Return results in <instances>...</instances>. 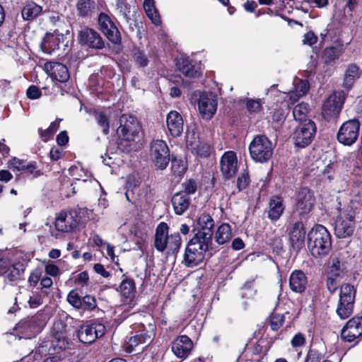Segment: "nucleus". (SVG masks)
<instances>
[{
  "label": "nucleus",
  "instance_id": "c9c22d12",
  "mask_svg": "<svg viewBox=\"0 0 362 362\" xmlns=\"http://www.w3.org/2000/svg\"><path fill=\"white\" fill-rule=\"evenodd\" d=\"M25 264L21 262H16L11 263L8 258V263L6 272L3 274L6 275V279L9 281H15L21 279V277L25 272Z\"/></svg>",
  "mask_w": 362,
  "mask_h": 362
},
{
  "label": "nucleus",
  "instance_id": "864d4df0",
  "mask_svg": "<svg viewBox=\"0 0 362 362\" xmlns=\"http://www.w3.org/2000/svg\"><path fill=\"white\" fill-rule=\"evenodd\" d=\"M171 170L175 175H184L187 169V163L182 159H177L173 155L170 157Z\"/></svg>",
  "mask_w": 362,
  "mask_h": 362
},
{
  "label": "nucleus",
  "instance_id": "3c124183",
  "mask_svg": "<svg viewBox=\"0 0 362 362\" xmlns=\"http://www.w3.org/2000/svg\"><path fill=\"white\" fill-rule=\"evenodd\" d=\"M144 8L147 16L155 25H159L160 23V16L156 9L153 0H144Z\"/></svg>",
  "mask_w": 362,
  "mask_h": 362
},
{
  "label": "nucleus",
  "instance_id": "5fc2aeb1",
  "mask_svg": "<svg viewBox=\"0 0 362 362\" xmlns=\"http://www.w3.org/2000/svg\"><path fill=\"white\" fill-rule=\"evenodd\" d=\"M192 151L197 156L207 158L211 154V146L206 143L198 142L195 146H193L194 141H190Z\"/></svg>",
  "mask_w": 362,
  "mask_h": 362
},
{
  "label": "nucleus",
  "instance_id": "a878e982",
  "mask_svg": "<svg viewBox=\"0 0 362 362\" xmlns=\"http://www.w3.org/2000/svg\"><path fill=\"white\" fill-rule=\"evenodd\" d=\"M288 284L291 291L297 294H303L308 288V279L300 269H295L289 276Z\"/></svg>",
  "mask_w": 362,
  "mask_h": 362
},
{
  "label": "nucleus",
  "instance_id": "aec40b11",
  "mask_svg": "<svg viewBox=\"0 0 362 362\" xmlns=\"http://www.w3.org/2000/svg\"><path fill=\"white\" fill-rule=\"evenodd\" d=\"M305 228L302 221L293 223L288 231L289 242L295 251H300L305 246Z\"/></svg>",
  "mask_w": 362,
  "mask_h": 362
},
{
  "label": "nucleus",
  "instance_id": "a19ab883",
  "mask_svg": "<svg viewBox=\"0 0 362 362\" xmlns=\"http://www.w3.org/2000/svg\"><path fill=\"white\" fill-rule=\"evenodd\" d=\"M232 238L231 226L228 223H221L215 234V240L218 245H223Z\"/></svg>",
  "mask_w": 362,
  "mask_h": 362
},
{
  "label": "nucleus",
  "instance_id": "7c9ffc66",
  "mask_svg": "<svg viewBox=\"0 0 362 362\" xmlns=\"http://www.w3.org/2000/svg\"><path fill=\"white\" fill-rule=\"evenodd\" d=\"M177 69L186 77L197 78L201 75V71L196 68L189 57H180L176 63Z\"/></svg>",
  "mask_w": 362,
  "mask_h": 362
},
{
  "label": "nucleus",
  "instance_id": "603ef678",
  "mask_svg": "<svg viewBox=\"0 0 362 362\" xmlns=\"http://www.w3.org/2000/svg\"><path fill=\"white\" fill-rule=\"evenodd\" d=\"M310 110V105L307 103L302 102L296 105L293 110V115L296 121L303 122L306 119V117Z\"/></svg>",
  "mask_w": 362,
  "mask_h": 362
},
{
  "label": "nucleus",
  "instance_id": "e433bc0d",
  "mask_svg": "<svg viewBox=\"0 0 362 362\" xmlns=\"http://www.w3.org/2000/svg\"><path fill=\"white\" fill-rule=\"evenodd\" d=\"M151 340V335L148 331L142 329L139 331L135 335L131 337L125 346L126 352L130 354L133 352L134 348L141 344H145Z\"/></svg>",
  "mask_w": 362,
  "mask_h": 362
},
{
  "label": "nucleus",
  "instance_id": "cd10ccee",
  "mask_svg": "<svg viewBox=\"0 0 362 362\" xmlns=\"http://www.w3.org/2000/svg\"><path fill=\"white\" fill-rule=\"evenodd\" d=\"M285 209L283 197L280 195L272 196L268 204L267 218L272 222L277 221L283 215Z\"/></svg>",
  "mask_w": 362,
  "mask_h": 362
},
{
  "label": "nucleus",
  "instance_id": "bf43d9fd",
  "mask_svg": "<svg viewBox=\"0 0 362 362\" xmlns=\"http://www.w3.org/2000/svg\"><path fill=\"white\" fill-rule=\"evenodd\" d=\"M182 189L179 191L182 194H187L189 197L191 194H194L198 188L197 182L194 179H189L182 183Z\"/></svg>",
  "mask_w": 362,
  "mask_h": 362
},
{
  "label": "nucleus",
  "instance_id": "4c0bfd02",
  "mask_svg": "<svg viewBox=\"0 0 362 362\" xmlns=\"http://www.w3.org/2000/svg\"><path fill=\"white\" fill-rule=\"evenodd\" d=\"M42 13V7L33 1L27 2L21 10L24 21H33Z\"/></svg>",
  "mask_w": 362,
  "mask_h": 362
},
{
  "label": "nucleus",
  "instance_id": "49530a36",
  "mask_svg": "<svg viewBox=\"0 0 362 362\" xmlns=\"http://www.w3.org/2000/svg\"><path fill=\"white\" fill-rule=\"evenodd\" d=\"M62 119L57 118L54 122H52L47 129H42V128L38 129V134L42 140L45 142L48 141L52 139L54 134L59 128V124Z\"/></svg>",
  "mask_w": 362,
  "mask_h": 362
},
{
  "label": "nucleus",
  "instance_id": "13d9d810",
  "mask_svg": "<svg viewBox=\"0 0 362 362\" xmlns=\"http://www.w3.org/2000/svg\"><path fill=\"white\" fill-rule=\"evenodd\" d=\"M262 104L261 99L247 98L245 103L246 108L250 114L260 112L262 110Z\"/></svg>",
  "mask_w": 362,
  "mask_h": 362
},
{
  "label": "nucleus",
  "instance_id": "f03ea898",
  "mask_svg": "<svg viewBox=\"0 0 362 362\" xmlns=\"http://www.w3.org/2000/svg\"><path fill=\"white\" fill-rule=\"evenodd\" d=\"M307 245L314 258L322 259L327 257L332 248L329 231L322 224H315L308 233Z\"/></svg>",
  "mask_w": 362,
  "mask_h": 362
},
{
  "label": "nucleus",
  "instance_id": "4d7b16f0",
  "mask_svg": "<svg viewBox=\"0 0 362 362\" xmlns=\"http://www.w3.org/2000/svg\"><path fill=\"white\" fill-rule=\"evenodd\" d=\"M285 317L284 315L272 313L269 318V324L273 331L279 330L284 325Z\"/></svg>",
  "mask_w": 362,
  "mask_h": 362
},
{
  "label": "nucleus",
  "instance_id": "338daca9",
  "mask_svg": "<svg viewBox=\"0 0 362 362\" xmlns=\"http://www.w3.org/2000/svg\"><path fill=\"white\" fill-rule=\"evenodd\" d=\"M89 282V275L87 271L79 273L75 278L74 283L81 287L87 286Z\"/></svg>",
  "mask_w": 362,
  "mask_h": 362
},
{
  "label": "nucleus",
  "instance_id": "f704fd0d",
  "mask_svg": "<svg viewBox=\"0 0 362 362\" xmlns=\"http://www.w3.org/2000/svg\"><path fill=\"white\" fill-rule=\"evenodd\" d=\"M123 279L119 286L118 291L122 296L125 298V301H132L136 292V284L133 279L122 275Z\"/></svg>",
  "mask_w": 362,
  "mask_h": 362
},
{
  "label": "nucleus",
  "instance_id": "72a5a7b5",
  "mask_svg": "<svg viewBox=\"0 0 362 362\" xmlns=\"http://www.w3.org/2000/svg\"><path fill=\"white\" fill-rule=\"evenodd\" d=\"M62 38L63 35L59 34L56 31L52 34L47 33L41 43V49L42 52L51 54L55 50L59 49L61 39Z\"/></svg>",
  "mask_w": 362,
  "mask_h": 362
},
{
  "label": "nucleus",
  "instance_id": "423d86ee",
  "mask_svg": "<svg viewBox=\"0 0 362 362\" xmlns=\"http://www.w3.org/2000/svg\"><path fill=\"white\" fill-rule=\"evenodd\" d=\"M251 159L255 163H267L272 157L274 147L272 141L264 134L256 135L249 144Z\"/></svg>",
  "mask_w": 362,
  "mask_h": 362
},
{
  "label": "nucleus",
  "instance_id": "680f3d73",
  "mask_svg": "<svg viewBox=\"0 0 362 362\" xmlns=\"http://www.w3.org/2000/svg\"><path fill=\"white\" fill-rule=\"evenodd\" d=\"M250 178L249 173L247 172H245L239 175L237 178V189L238 192H241L245 189L250 185Z\"/></svg>",
  "mask_w": 362,
  "mask_h": 362
},
{
  "label": "nucleus",
  "instance_id": "f3484780",
  "mask_svg": "<svg viewBox=\"0 0 362 362\" xmlns=\"http://www.w3.org/2000/svg\"><path fill=\"white\" fill-rule=\"evenodd\" d=\"M316 132L317 127L313 120L300 122L294 132L295 145L299 148H305L312 143Z\"/></svg>",
  "mask_w": 362,
  "mask_h": 362
},
{
  "label": "nucleus",
  "instance_id": "37998d69",
  "mask_svg": "<svg viewBox=\"0 0 362 362\" xmlns=\"http://www.w3.org/2000/svg\"><path fill=\"white\" fill-rule=\"evenodd\" d=\"M310 89L308 80L300 79L294 86V90L290 93V100L296 102L300 97L307 94Z\"/></svg>",
  "mask_w": 362,
  "mask_h": 362
},
{
  "label": "nucleus",
  "instance_id": "a18cd8bd",
  "mask_svg": "<svg viewBox=\"0 0 362 362\" xmlns=\"http://www.w3.org/2000/svg\"><path fill=\"white\" fill-rule=\"evenodd\" d=\"M269 113L273 124L281 125L285 119V112L283 107L279 103H273L268 107Z\"/></svg>",
  "mask_w": 362,
  "mask_h": 362
},
{
  "label": "nucleus",
  "instance_id": "9b49d317",
  "mask_svg": "<svg viewBox=\"0 0 362 362\" xmlns=\"http://www.w3.org/2000/svg\"><path fill=\"white\" fill-rule=\"evenodd\" d=\"M150 157L152 163L159 170H165L170 160L168 146L163 139H153L150 144Z\"/></svg>",
  "mask_w": 362,
  "mask_h": 362
},
{
  "label": "nucleus",
  "instance_id": "a211bd4d",
  "mask_svg": "<svg viewBox=\"0 0 362 362\" xmlns=\"http://www.w3.org/2000/svg\"><path fill=\"white\" fill-rule=\"evenodd\" d=\"M77 40L82 47L88 49L98 50L105 47V41L100 34L89 27H84L78 31Z\"/></svg>",
  "mask_w": 362,
  "mask_h": 362
},
{
  "label": "nucleus",
  "instance_id": "c756f323",
  "mask_svg": "<svg viewBox=\"0 0 362 362\" xmlns=\"http://www.w3.org/2000/svg\"><path fill=\"white\" fill-rule=\"evenodd\" d=\"M169 226L165 222H160L156 228L154 247L159 252H163L168 247Z\"/></svg>",
  "mask_w": 362,
  "mask_h": 362
},
{
  "label": "nucleus",
  "instance_id": "58836bf2",
  "mask_svg": "<svg viewBox=\"0 0 362 362\" xmlns=\"http://www.w3.org/2000/svg\"><path fill=\"white\" fill-rule=\"evenodd\" d=\"M347 273L344 262H341L338 257L331 259L330 265L328 267L327 274L333 277L343 279Z\"/></svg>",
  "mask_w": 362,
  "mask_h": 362
},
{
  "label": "nucleus",
  "instance_id": "6e6d98bb",
  "mask_svg": "<svg viewBox=\"0 0 362 362\" xmlns=\"http://www.w3.org/2000/svg\"><path fill=\"white\" fill-rule=\"evenodd\" d=\"M95 120L98 124L102 128L103 133L107 135L110 132L109 118L104 112H95Z\"/></svg>",
  "mask_w": 362,
  "mask_h": 362
},
{
  "label": "nucleus",
  "instance_id": "052dcab7",
  "mask_svg": "<svg viewBox=\"0 0 362 362\" xmlns=\"http://www.w3.org/2000/svg\"><path fill=\"white\" fill-rule=\"evenodd\" d=\"M27 168L24 177L37 178L43 174L42 171L38 169L36 161L28 162Z\"/></svg>",
  "mask_w": 362,
  "mask_h": 362
},
{
  "label": "nucleus",
  "instance_id": "c03bdc74",
  "mask_svg": "<svg viewBox=\"0 0 362 362\" xmlns=\"http://www.w3.org/2000/svg\"><path fill=\"white\" fill-rule=\"evenodd\" d=\"M325 357V351L322 346L311 344L304 362H321Z\"/></svg>",
  "mask_w": 362,
  "mask_h": 362
},
{
  "label": "nucleus",
  "instance_id": "dca6fc26",
  "mask_svg": "<svg viewBox=\"0 0 362 362\" xmlns=\"http://www.w3.org/2000/svg\"><path fill=\"white\" fill-rule=\"evenodd\" d=\"M99 30L113 45H122V35L111 17L105 12H100L98 16Z\"/></svg>",
  "mask_w": 362,
  "mask_h": 362
},
{
  "label": "nucleus",
  "instance_id": "473e14b6",
  "mask_svg": "<svg viewBox=\"0 0 362 362\" xmlns=\"http://www.w3.org/2000/svg\"><path fill=\"white\" fill-rule=\"evenodd\" d=\"M171 203L176 215H182L189 207L191 204L190 197L177 192L171 198Z\"/></svg>",
  "mask_w": 362,
  "mask_h": 362
},
{
  "label": "nucleus",
  "instance_id": "8fccbe9b",
  "mask_svg": "<svg viewBox=\"0 0 362 362\" xmlns=\"http://www.w3.org/2000/svg\"><path fill=\"white\" fill-rule=\"evenodd\" d=\"M118 141L117 142V148L125 153H130L133 147L135 146V138L131 136H123V135H118Z\"/></svg>",
  "mask_w": 362,
  "mask_h": 362
},
{
  "label": "nucleus",
  "instance_id": "de8ad7c7",
  "mask_svg": "<svg viewBox=\"0 0 362 362\" xmlns=\"http://www.w3.org/2000/svg\"><path fill=\"white\" fill-rule=\"evenodd\" d=\"M341 54L340 50L334 46H330L325 48L321 53V58L327 65L337 59Z\"/></svg>",
  "mask_w": 362,
  "mask_h": 362
},
{
  "label": "nucleus",
  "instance_id": "4468645a",
  "mask_svg": "<svg viewBox=\"0 0 362 362\" xmlns=\"http://www.w3.org/2000/svg\"><path fill=\"white\" fill-rule=\"evenodd\" d=\"M105 331V326L97 320H94L80 326L77 332V337L81 343L90 344L98 338L102 337Z\"/></svg>",
  "mask_w": 362,
  "mask_h": 362
},
{
  "label": "nucleus",
  "instance_id": "f8f14e48",
  "mask_svg": "<svg viewBox=\"0 0 362 362\" xmlns=\"http://www.w3.org/2000/svg\"><path fill=\"white\" fill-rule=\"evenodd\" d=\"M342 341L358 345L362 341V315H355L349 319L340 332Z\"/></svg>",
  "mask_w": 362,
  "mask_h": 362
},
{
  "label": "nucleus",
  "instance_id": "20e7f679",
  "mask_svg": "<svg viewBox=\"0 0 362 362\" xmlns=\"http://www.w3.org/2000/svg\"><path fill=\"white\" fill-rule=\"evenodd\" d=\"M356 209L350 204L339 209V214L334 221V230L339 238L352 236L356 228Z\"/></svg>",
  "mask_w": 362,
  "mask_h": 362
},
{
  "label": "nucleus",
  "instance_id": "393cba45",
  "mask_svg": "<svg viewBox=\"0 0 362 362\" xmlns=\"http://www.w3.org/2000/svg\"><path fill=\"white\" fill-rule=\"evenodd\" d=\"M198 108L203 118L210 119L216 112L217 100L211 94L204 93L199 99Z\"/></svg>",
  "mask_w": 362,
  "mask_h": 362
},
{
  "label": "nucleus",
  "instance_id": "5701e85b",
  "mask_svg": "<svg viewBox=\"0 0 362 362\" xmlns=\"http://www.w3.org/2000/svg\"><path fill=\"white\" fill-rule=\"evenodd\" d=\"M237 156L234 151H229L223 153L220 160V168L223 177L230 180L237 172Z\"/></svg>",
  "mask_w": 362,
  "mask_h": 362
},
{
  "label": "nucleus",
  "instance_id": "09e8293b",
  "mask_svg": "<svg viewBox=\"0 0 362 362\" xmlns=\"http://www.w3.org/2000/svg\"><path fill=\"white\" fill-rule=\"evenodd\" d=\"M132 57L139 68H145L148 66L149 60L144 50L134 47L132 49Z\"/></svg>",
  "mask_w": 362,
  "mask_h": 362
},
{
  "label": "nucleus",
  "instance_id": "1a4fd4ad",
  "mask_svg": "<svg viewBox=\"0 0 362 362\" xmlns=\"http://www.w3.org/2000/svg\"><path fill=\"white\" fill-rule=\"evenodd\" d=\"M272 347V344L264 339L257 341L250 339L240 355L241 361L245 362H262Z\"/></svg>",
  "mask_w": 362,
  "mask_h": 362
},
{
  "label": "nucleus",
  "instance_id": "412c9836",
  "mask_svg": "<svg viewBox=\"0 0 362 362\" xmlns=\"http://www.w3.org/2000/svg\"><path fill=\"white\" fill-rule=\"evenodd\" d=\"M344 101L335 94L329 95L324 102L322 115L325 120H331L339 117L342 109Z\"/></svg>",
  "mask_w": 362,
  "mask_h": 362
},
{
  "label": "nucleus",
  "instance_id": "2f4dec72",
  "mask_svg": "<svg viewBox=\"0 0 362 362\" xmlns=\"http://www.w3.org/2000/svg\"><path fill=\"white\" fill-rule=\"evenodd\" d=\"M362 75V71L360 67L354 64H349L344 72L343 86L347 90H351L355 82L360 78Z\"/></svg>",
  "mask_w": 362,
  "mask_h": 362
},
{
  "label": "nucleus",
  "instance_id": "9d476101",
  "mask_svg": "<svg viewBox=\"0 0 362 362\" xmlns=\"http://www.w3.org/2000/svg\"><path fill=\"white\" fill-rule=\"evenodd\" d=\"M42 329L40 315H33L21 319L13 327L11 334L18 339H30L35 337Z\"/></svg>",
  "mask_w": 362,
  "mask_h": 362
},
{
  "label": "nucleus",
  "instance_id": "7ed1b4c3",
  "mask_svg": "<svg viewBox=\"0 0 362 362\" xmlns=\"http://www.w3.org/2000/svg\"><path fill=\"white\" fill-rule=\"evenodd\" d=\"M211 244L194 235L185 247L182 264L188 268L199 266L204 260L206 252Z\"/></svg>",
  "mask_w": 362,
  "mask_h": 362
},
{
  "label": "nucleus",
  "instance_id": "6e6552de",
  "mask_svg": "<svg viewBox=\"0 0 362 362\" xmlns=\"http://www.w3.org/2000/svg\"><path fill=\"white\" fill-rule=\"evenodd\" d=\"M67 303L81 313L99 310L95 297L90 294L83 295L82 288L71 289L66 296Z\"/></svg>",
  "mask_w": 362,
  "mask_h": 362
},
{
  "label": "nucleus",
  "instance_id": "2eb2a0df",
  "mask_svg": "<svg viewBox=\"0 0 362 362\" xmlns=\"http://www.w3.org/2000/svg\"><path fill=\"white\" fill-rule=\"evenodd\" d=\"M315 203L314 192L308 187H302L296 194L293 211L300 216H303L313 209Z\"/></svg>",
  "mask_w": 362,
  "mask_h": 362
},
{
  "label": "nucleus",
  "instance_id": "f257e3e1",
  "mask_svg": "<svg viewBox=\"0 0 362 362\" xmlns=\"http://www.w3.org/2000/svg\"><path fill=\"white\" fill-rule=\"evenodd\" d=\"M67 329L68 325L62 320L54 321L49 334L39 339L35 356L43 358L42 362H62L69 349Z\"/></svg>",
  "mask_w": 362,
  "mask_h": 362
},
{
  "label": "nucleus",
  "instance_id": "b1692460",
  "mask_svg": "<svg viewBox=\"0 0 362 362\" xmlns=\"http://www.w3.org/2000/svg\"><path fill=\"white\" fill-rule=\"evenodd\" d=\"M44 70L52 78L60 83H65L70 78L67 66L60 62H47L44 64Z\"/></svg>",
  "mask_w": 362,
  "mask_h": 362
},
{
  "label": "nucleus",
  "instance_id": "c85d7f7f",
  "mask_svg": "<svg viewBox=\"0 0 362 362\" xmlns=\"http://www.w3.org/2000/svg\"><path fill=\"white\" fill-rule=\"evenodd\" d=\"M193 347L192 340L187 335H181L172 344V351L178 358H186Z\"/></svg>",
  "mask_w": 362,
  "mask_h": 362
},
{
  "label": "nucleus",
  "instance_id": "0eeeda50",
  "mask_svg": "<svg viewBox=\"0 0 362 362\" xmlns=\"http://www.w3.org/2000/svg\"><path fill=\"white\" fill-rule=\"evenodd\" d=\"M356 295L354 286L344 283L340 286L336 313L341 320H346L353 314Z\"/></svg>",
  "mask_w": 362,
  "mask_h": 362
},
{
  "label": "nucleus",
  "instance_id": "ddd939ff",
  "mask_svg": "<svg viewBox=\"0 0 362 362\" xmlns=\"http://www.w3.org/2000/svg\"><path fill=\"white\" fill-rule=\"evenodd\" d=\"M360 127L361 123L358 119L354 118L345 121L337 132V141L343 146H351L359 136Z\"/></svg>",
  "mask_w": 362,
  "mask_h": 362
},
{
  "label": "nucleus",
  "instance_id": "79ce46f5",
  "mask_svg": "<svg viewBox=\"0 0 362 362\" xmlns=\"http://www.w3.org/2000/svg\"><path fill=\"white\" fill-rule=\"evenodd\" d=\"M182 245V239L178 232L171 234L168 239L166 255L176 257Z\"/></svg>",
  "mask_w": 362,
  "mask_h": 362
},
{
  "label": "nucleus",
  "instance_id": "774afa93",
  "mask_svg": "<svg viewBox=\"0 0 362 362\" xmlns=\"http://www.w3.org/2000/svg\"><path fill=\"white\" fill-rule=\"evenodd\" d=\"M26 95L29 99L35 100L42 95V91L37 86L31 85L26 90Z\"/></svg>",
  "mask_w": 362,
  "mask_h": 362
},
{
  "label": "nucleus",
  "instance_id": "e2e57ef3",
  "mask_svg": "<svg viewBox=\"0 0 362 362\" xmlns=\"http://www.w3.org/2000/svg\"><path fill=\"white\" fill-rule=\"evenodd\" d=\"M339 278L333 277L330 275L327 274L326 277V286L327 290L331 293H334L339 288Z\"/></svg>",
  "mask_w": 362,
  "mask_h": 362
},
{
  "label": "nucleus",
  "instance_id": "6ab92c4d",
  "mask_svg": "<svg viewBox=\"0 0 362 362\" xmlns=\"http://www.w3.org/2000/svg\"><path fill=\"white\" fill-rule=\"evenodd\" d=\"M214 226L215 222L211 216L209 214L204 213L199 216L197 227L194 228L193 231L197 230L194 235H197L199 239L212 243Z\"/></svg>",
  "mask_w": 362,
  "mask_h": 362
},
{
  "label": "nucleus",
  "instance_id": "bb28decb",
  "mask_svg": "<svg viewBox=\"0 0 362 362\" xmlns=\"http://www.w3.org/2000/svg\"><path fill=\"white\" fill-rule=\"evenodd\" d=\"M166 125L173 137L180 136L184 129V121L180 113L176 110L170 111L166 116Z\"/></svg>",
  "mask_w": 362,
  "mask_h": 362
},
{
  "label": "nucleus",
  "instance_id": "0e129e2a",
  "mask_svg": "<svg viewBox=\"0 0 362 362\" xmlns=\"http://www.w3.org/2000/svg\"><path fill=\"white\" fill-rule=\"evenodd\" d=\"M141 183V178L136 175H131L128 177L127 180V189L131 190L132 194H134V189L139 187Z\"/></svg>",
  "mask_w": 362,
  "mask_h": 362
},
{
  "label": "nucleus",
  "instance_id": "ea45409f",
  "mask_svg": "<svg viewBox=\"0 0 362 362\" xmlns=\"http://www.w3.org/2000/svg\"><path fill=\"white\" fill-rule=\"evenodd\" d=\"M95 6L94 0H78L76 4L77 16L82 18L90 17Z\"/></svg>",
  "mask_w": 362,
  "mask_h": 362
},
{
  "label": "nucleus",
  "instance_id": "69168bd1",
  "mask_svg": "<svg viewBox=\"0 0 362 362\" xmlns=\"http://www.w3.org/2000/svg\"><path fill=\"white\" fill-rule=\"evenodd\" d=\"M42 271L40 268H36L30 274L28 277V283L30 286L35 287L37 286L39 281L41 279Z\"/></svg>",
  "mask_w": 362,
  "mask_h": 362
},
{
  "label": "nucleus",
  "instance_id": "4be33fe9",
  "mask_svg": "<svg viewBox=\"0 0 362 362\" xmlns=\"http://www.w3.org/2000/svg\"><path fill=\"white\" fill-rule=\"evenodd\" d=\"M119 123L117 129L118 135L134 138L138 136L141 127L136 117L123 115L119 119Z\"/></svg>",
  "mask_w": 362,
  "mask_h": 362
},
{
  "label": "nucleus",
  "instance_id": "39448f33",
  "mask_svg": "<svg viewBox=\"0 0 362 362\" xmlns=\"http://www.w3.org/2000/svg\"><path fill=\"white\" fill-rule=\"evenodd\" d=\"M86 213L87 208L79 205L69 211H61L54 221L55 229L62 233H71L78 226Z\"/></svg>",
  "mask_w": 362,
  "mask_h": 362
}]
</instances>
